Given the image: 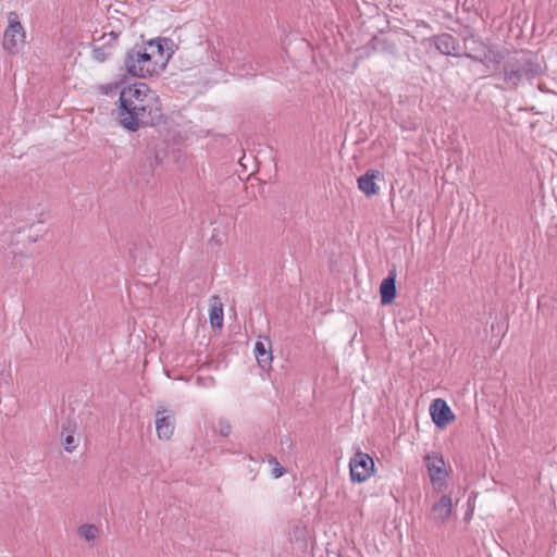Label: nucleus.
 <instances>
[{
    "label": "nucleus",
    "mask_w": 557,
    "mask_h": 557,
    "mask_svg": "<svg viewBox=\"0 0 557 557\" xmlns=\"http://www.w3.org/2000/svg\"><path fill=\"white\" fill-rule=\"evenodd\" d=\"M76 431V423L72 421H67L66 424H63L61 432V441L64 446V449L67 453H72L76 449L78 445V438H75L74 433Z\"/></svg>",
    "instance_id": "15"
},
{
    "label": "nucleus",
    "mask_w": 557,
    "mask_h": 557,
    "mask_svg": "<svg viewBox=\"0 0 557 557\" xmlns=\"http://www.w3.org/2000/svg\"><path fill=\"white\" fill-rule=\"evenodd\" d=\"M503 60H504L503 52L499 49H497L496 46L486 44L485 50H484L481 59L479 60V62L488 67L491 65L500 64Z\"/></svg>",
    "instance_id": "18"
},
{
    "label": "nucleus",
    "mask_w": 557,
    "mask_h": 557,
    "mask_svg": "<svg viewBox=\"0 0 557 557\" xmlns=\"http://www.w3.org/2000/svg\"><path fill=\"white\" fill-rule=\"evenodd\" d=\"M175 429L174 412L168 409L156 411V430L160 440H170Z\"/></svg>",
    "instance_id": "8"
},
{
    "label": "nucleus",
    "mask_w": 557,
    "mask_h": 557,
    "mask_svg": "<svg viewBox=\"0 0 557 557\" xmlns=\"http://www.w3.org/2000/svg\"><path fill=\"white\" fill-rule=\"evenodd\" d=\"M432 41L435 46V48L444 55H459L458 50V41L455 37H453L450 34H441L437 36H434L432 38Z\"/></svg>",
    "instance_id": "11"
},
{
    "label": "nucleus",
    "mask_w": 557,
    "mask_h": 557,
    "mask_svg": "<svg viewBox=\"0 0 557 557\" xmlns=\"http://www.w3.org/2000/svg\"><path fill=\"white\" fill-rule=\"evenodd\" d=\"M161 61L153 53H148L145 45H135L125 53L124 69L132 76L146 78L161 71Z\"/></svg>",
    "instance_id": "3"
},
{
    "label": "nucleus",
    "mask_w": 557,
    "mask_h": 557,
    "mask_svg": "<svg viewBox=\"0 0 557 557\" xmlns=\"http://www.w3.org/2000/svg\"><path fill=\"white\" fill-rule=\"evenodd\" d=\"M119 100V122L129 132L141 125H156L162 119L158 97L144 83L122 88Z\"/></svg>",
    "instance_id": "1"
},
{
    "label": "nucleus",
    "mask_w": 557,
    "mask_h": 557,
    "mask_svg": "<svg viewBox=\"0 0 557 557\" xmlns=\"http://www.w3.org/2000/svg\"><path fill=\"white\" fill-rule=\"evenodd\" d=\"M255 355L258 364L262 369H269L271 367L272 362V351H271V343L269 339L263 341H257L255 344Z\"/></svg>",
    "instance_id": "14"
},
{
    "label": "nucleus",
    "mask_w": 557,
    "mask_h": 557,
    "mask_svg": "<svg viewBox=\"0 0 557 557\" xmlns=\"http://www.w3.org/2000/svg\"><path fill=\"white\" fill-rule=\"evenodd\" d=\"M218 428H219L220 435H222L224 437L228 436L232 432L231 423L228 422V420L223 419V418L219 420Z\"/></svg>",
    "instance_id": "23"
},
{
    "label": "nucleus",
    "mask_w": 557,
    "mask_h": 557,
    "mask_svg": "<svg viewBox=\"0 0 557 557\" xmlns=\"http://www.w3.org/2000/svg\"><path fill=\"white\" fill-rule=\"evenodd\" d=\"M289 536V541L295 549L306 552L308 546V530L301 521H297L292 525Z\"/></svg>",
    "instance_id": "12"
},
{
    "label": "nucleus",
    "mask_w": 557,
    "mask_h": 557,
    "mask_svg": "<svg viewBox=\"0 0 557 557\" xmlns=\"http://www.w3.org/2000/svg\"><path fill=\"white\" fill-rule=\"evenodd\" d=\"M453 511V500L448 495H443L432 507L431 517L437 523L446 522Z\"/></svg>",
    "instance_id": "9"
},
{
    "label": "nucleus",
    "mask_w": 557,
    "mask_h": 557,
    "mask_svg": "<svg viewBox=\"0 0 557 557\" xmlns=\"http://www.w3.org/2000/svg\"><path fill=\"white\" fill-rule=\"evenodd\" d=\"M425 465L433 483L444 481L447 471L445 470V462L438 455H429L425 458Z\"/></svg>",
    "instance_id": "10"
},
{
    "label": "nucleus",
    "mask_w": 557,
    "mask_h": 557,
    "mask_svg": "<svg viewBox=\"0 0 557 557\" xmlns=\"http://www.w3.org/2000/svg\"><path fill=\"white\" fill-rule=\"evenodd\" d=\"M209 319L213 329L223 326V305L218 296H212L210 299Z\"/></svg>",
    "instance_id": "17"
},
{
    "label": "nucleus",
    "mask_w": 557,
    "mask_h": 557,
    "mask_svg": "<svg viewBox=\"0 0 557 557\" xmlns=\"http://www.w3.org/2000/svg\"><path fill=\"white\" fill-rule=\"evenodd\" d=\"M430 414L436 426L444 429L455 420V414L447 403L436 398L430 405Z\"/></svg>",
    "instance_id": "7"
},
{
    "label": "nucleus",
    "mask_w": 557,
    "mask_h": 557,
    "mask_svg": "<svg viewBox=\"0 0 557 557\" xmlns=\"http://www.w3.org/2000/svg\"><path fill=\"white\" fill-rule=\"evenodd\" d=\"M120 87V84H108V85H103L101 86V91L102 94L104 95H109L111 92H113L114 90L119 89Z\"/></svg>",
    "instance_id": "24"
},
{
    "label": "nucleus",
    "mask_w": 557,
    "mask_h": 557,
    "mask_svg": "<svg viewBox=\"0 0 557 557\" xmlns=\"http://www.w3.org/2000/svg\"><path fill=\"white\" fill-rule=\"evenodd\" d=\"M25 32L22 24L17 20V14L9 13V26L4 32L3 49L11 54L18 52L20 46L24 44Z\"/></svg>",
    "instance_id": "4"
},
{
    "label": "nucleus",
    "mask_w": 557,
    "mask_h": 557,
    "mask_svg": "<svg viewBox=\"0 0 557 557\" xmlns=\"http://www.w3.org/2000/svg\"><path fill=\"white\" fill-rule=\"evenodd\" d=\"M78 533L86 541H92L98 536L99 530L95 524H83L78 528Z\"/></svg>",
    "instance_id": "21"
},
{
    "label": "nucleus",
    "mask_w": 557,
    "mask_h": 557,
    "mask_svg": "<svg viewBox=\"0 0 557 557\" xmlns=\"http://www.w3.org/2000/svg\"><path fill=\"white\" fill-rule=\"evenodd\" d=\"M540 73V66L528 53L509 58L495 77L503 81L502 89H517L524 79L531 81Z\"/></svg>",
    "instance_id": "2"
},
{
    "label": "nucleus",
    "mask_w": 557,
    "mask_h": 557,
    "mask_svg": "<svg viewBox=\"0 0 557 557\" xmlns=\"http://www.w3.org/2000/svg\"><path fill=\"white\" fill-rule=\"evenodd\" d=\"M269 463L273 466L271 473L274 479H278L285 473V469L280 465L275 457H270Z\"/></svg>",
    "instance_id": "22"
},
{
    "label": "nucleus",
    "mask_w": 557,
    "mask_h": 557,
    "mask_svg": "<svg viewBox=\"0 0 557 557\" xmlns=\"http://www.w3.org/2000/svg\"><path fill=\"white\" fill-rule=\"evenodd\" d=\"M375 472L373 458L366 453L357 451L350 459V480L364 482Z\"/></svg>",
    "instance_id": "5"
},
{
    "label": "nucleus",
    "mask_w": 557,
    "mask_h": 557,
    "mask_svg": "<svg viewBox=\"0 0 557 557\" xmlns=\"http://www.w3.org/2000/svg\"><path fill=\"white\" fill-rule=\"evenodd\" d=\"M169 39H157V40H150L146 46L145 49H148V53H153L157 59H161V71L165 66L166 61L169 60V54H164V45H166Z\"/></svg>",
    "instance_id": "20"
},
{
    "label": "nucleus",
    "mask_w": 557,
    "mask_h": 557,
    "mask_svg": "<svg viewBox=\"0 0 557 557\" xmlns=\"http://www.w3.org/2000/svg\"><path fill=\"white\" fill-rule=\"evenodd\" d=\"M379 175V172L369 171L364 175L358 178L359 189L364 193L367 196H372L377 194V186L375 184V178Z\"/></svg>",
    "instance_id": "19"
},
{
    "label": "nucleus",
    "mask_w": 557,
    "mask_h": 557,
    "mask_svg": "<svg viewBox=\"0 0 557 557\" xmlns=\"http://www.w3.org/2000/svg\"><path fill=\"white\" fill-rule=\"evenodd\" d=\"M120 33L110 32L104 33L97 41L101 42L100 45H94L91 48V58L99 62H106L112 54L113 50L117 46V38Z\"/></svg>",
    "instance_id": "6"
},
{
    "label": "nucleus",
    "mask_w": 557,
    "mask_h": 557,
    "mask_svg": "<svg viewBox=\"0 0 557 557\" xmlns=\"http://www.w3.org/2000/svg\"><path fill=\"white\" fill-rule=\"evenodd\" d=\"M465 47L467 50L465 52V57L479 62L485 50L486 44L471 36L470 38L466 39Z\"/></svg>",
    "instance_id": "16"
},
{
    "label": "nucleus",
    "mask_w": 557,
    "mask_h": 557,
    "mask_svg": "<svg viewBox=\"0 0 557 557\" xmlns=\"http://www.w3.org/2000/svg\"><path fill=\"white\" fill-rule=\"evenodd\" d=\"M396 272L394 270L388 272V275L382 281L380 286L381 302L382 305H389L396 297Z\"/></svg>",
    "instance_id": "13"
}]
</instances>
